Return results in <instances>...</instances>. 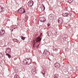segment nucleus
I'll use <instances>...</instances> for the list:
<instances>
[{"label": "nucleus", "mask_w": 78, "mask_h": 78, "mask_svg": "<svg viewBox=\"0 0 78 78\" xmlns=\"http://www.w3.org/2000/svg\"><path fill=\"white\" fill-rule=\"evenodd\" d=\"M25 9L23 8H20L18 10V13H20V14H23V13H25Z\"/></svg>", "instance_id": "nucleus-1"}, {"label": "nucleus", "mask_w": 78, "mask_h": 78, "mask_svg": "<svg viewBox=\"0 0 78 78\" xmlns=\"http://www.w3.org/2000/svg\"><path fill=\"white\" fill-rule=\"evenodd\" d=\"M34 3V2H33V1H30L28 2V5L29 6H33V5Z\"/></svg>", "instance_id": "nucleus-2"}, {"label": "nucleus", "mask_w": 78, "mask_h": 78, "mask_svg": "<svg viewBox=\"0 0 78 78\" xmlns=\"http://www.w3.org/2000/svg\"><path fill=\"white\" fill-rule=\"evenodd\" d=\"M54 66L55 67L57 68H59V67H60L59 64L58 62L55 63L54 65Z\"/></svg>", "instance_id": "nucleus-3"}, {"label": "nucleus", "mask_w": 78, "mask_h": 78, "mask_svg": "<svg viewBox=\"0 0 78 78\" xmlns=\"http://www.w3.org/2000/svg\"><path fill=\"white\" fill-rule=\"evenodd\" d=\"M0 32H1V35H3V34H5V32L3 29H1V31Z\"/></svg>", "instance_id": "nucleus-4"}, {"label": "nucleus", "mask_w": 78, "mask_h": 78, "mask_svg": "<svg viewBox=\"0 0 78 78\" xmlns=\"http://www.w3.org/2000/svg\"><path fill=\"white\" fill-rule=\"evenodd\" d=\"M41 39H41V38L39 37H38L37 38V39L36 40V41L37 42H39V41H41Z\"/></svg>", "instance_id": "nucleus-5"}, {"label": "nucleus", "mask_w": 78, "mask_h": 78, "mask_svg": "<svg viewBox=\"0 0 78 78\" xmlns=\"http://www.w3.org/2000/svg\"><path fill=\"white\" fill-rule=\"evenodd\" d=\"M69 16V14L67 13H64L62 14V16L64 17H67Z\"/></svg>", "instance_id": "nucleus-6"}, {"label": "nucleus", "mask_w": 78, "mask_h": 78, "mask_svg": "<svg viewBox=\"0 0 78 78\" xmlns=\"http://www.w3.org/2000/svg\"><path fill=\"white\" fill-rule=\"evenodd\" d=\"M58 23H60L62 21V18H60L58 20Z\"/></svg>", "instance_id": "nucleus-7"}, {"label": "nucleus", "mask_w": 78, "mask_h": 78, "mask_svg": "<svg viewBox=\"0 0 78 78\" xmlns=\"http://www.w3.org/2000/svg\"><path fill=\"white\" fill-rule=\"evenodd\" d=\"M28 61H29L28 59L27 58L26 59V60H24V62H25V63H28Z\"/></svg>", "instance_id": "nucleus-8"}, {"label": "nucleus", "mask_w": 78, "mask_h": 78, "mask_svg": "<svg viewBox=\"0 0 78 78\" xmlns=\"http://www.w3.org/2000/svg\"><path fill=\"white\" fill-rule=\"evenodd\" d=\"M13 41L14 42H19V41L18 40H17L16 39H13Z\"/></svg>", "instance_id": "nucleus-9"}, {"label": "nucleus", "mask_w": 78, "mask_h": 78, "mask_svg": "<svg viewBox=\"0 0 78 78\" xmlns=\"http://www.w3.org/2000/svg\"><path fill=\"white\" fill-rule=\"evenodd\" d=\"M15 78H19V76L17 74H16L14 76Z\"/></svg>", "instance_id": "nucleus-10"}, {"label": "nucleus", "mask_w": 78, "mask_h": 78, "mask_svg": "<svg viewBox=\"0 0 78 78\" xmlns=\"http://www.w3.org/2000/svg\"><path fill=\"white\" fill-rule=\"evenodd\" d=\"M59 76H58V75H57V74H55V78H58Z\"/></svg>", "instance_id": "nucleus-11"}, {"label": "nucleus", "mask_w": 78, "mask_h": 78, "mask_svg": "<svg viewBox=\"0 0 78 78\" xmlns=\"http://www.w3.org/2000/svg\"><path fill=\"white\" fill-rule=\"evenodd\" d=\"M0 57H3V55L2 54V53H0Z\"/></svg>", "instance_id": "nucleus-12"}, {"label": "nucleus", "mask_w": 78, "mask_h": 78, "mask_svg": "<svg viewBox=\"0 0 78 78\" xmlns=\"http://www.w3.org/2000/svg\"><path fill=\"white\" fill-rule=\"evenodd\" d=\"M47 52H48L49 53H50V52H47V51H44V53H46V54H47Z\"/></svg>", "instance_id": "nucleus-13"}, {"label": "nucleus", "mask_w": 78, "mask_h": 78, "mask_svg": "<svg viewBox=\"0 0 78 78\" xmlns=\"http://www.w3.org/2000/svg\"><path fill=\"white\" fill-rule=\"evenodd\" d=\"M73 2V1H72L71 0H68V3H72Z\"/></svg>", "instance_id": "nucleus-14"}, {"label": "nucleus", "mask_w": 78, "mask_h": 78, "mask_svg": "<svg viewBox=\"0 0 78 78\" xmlns=\"http://www.w3.org/2000/svg\"><path fill=\"white\" fill-rule=\"evenodd\" d=\"M21 39H23V40H24L25 39V37H22Z\"/></svg>", "instance_id": "nucleus-15"}, {"label": "nucleus", "mask_w": 78, "mask_h": 78, "mask_svg": "<svg viewBox=\"0 0 78 78\" xmlns=\"http://www.w3.org/2000/svg\"><path fill=\"white\" fill-rule=\"evenodd\" d=\"M14 28V29H16V28H17V26H15Z\"/></svg>", "instance_id": "nucleus-16"}, {"label": "nucleus", "mask_w": 78, "mask_h": 78, "mask_svg": "<svg viewBox=\"0 0 78 78\" xmlns=\"http://www.w3.org/2000/svg\"><path fill=\"white\" fill-rule=\"evenodd\" d=\"M47 26L48 27H49V26H50V24H49V23H48L47 24Z\"/></svg>", "instance_id": "nucleus-17"}, {"label": "nucleus", "mask_w": 78, "mask_h": 78, "mask_svg": "<svg viewBox=\"0 0 78 78\" xmlns=\"http://www.w3.org/2000/svg\"><path fill=\"white\" fill-rule=\"evenodd\" d=\"M43 6L44 7V9H43V11H44V10H45V6H44V5Z\"/></svg>", "instance_id": "nucleus-18"}, {"label": "nucleus", "mask_w": 78, "mask_h": 78, "mask_svg": "<svg viewBox=\"0 0 78 78\" xmlns=\"http://www.w3.org/2000/svg\"><path fill=\"white\" fill-rule=\"evenodd\" d=\"M29 61H30V62H31V60L30 59H29Z\"/></svg>", "instance_id": "nucleus-19"}, {"label": "nucleus", "mask_w": 78, "mask_h": 78, "mask_svg": "<svg viewBox=\"0 0 78 78\" xmlns=\"http://www.w3.org/2000/svg\"><path fill=\"white\" fill-rule=\"evenodd\" d=\"M41 21L42 22H44V20H41Z\"/></svg>", "instance_id": "nucleus-20"}, {"label": "nucleus", "mask_w": 78, "mask_h": 78, "mask_svg": "<svg viewBox=\"0 0 78 78\" xmlns=\"http://www.w3.org/2000/svg\"><path fill=\"white\" fill-rule=\"evenodd\" d=\"M10 55L8 54H6V55H7V56H9Z\"/></svg>", "instance_id": "nucleus-21"}, {"label": "nucleus", "mask_w": 78, "mask_h": 78, "mask_svg": "<svg viewBox=\"0 0 78 78\" xmlns=\"http://www.w3.org/2000/svg\"><path fill=\"white\" fill-rule=\"evenodd\" d=\"M9 58H11V55H9V56H8Z\"/></svg>", "instance_id": "nucleus-22"}, {"label": "nucleus", "mask_w": 78, "mask_h": 78, "mask_svg": "<svg viewBox=\"0 0 78 78\" xmlns=\"http://www.w3.org/2000/svg\"><path fill=\"white\" fill-rule=\"evenodd\" d=\"M8 50H10V48H9V49H8Z\"/></svg>", "instance_id": "nucleus-23"}, {"label": "nucleus", "mask_w": 78, "mask_h": 78, "mask_svg": "<svg viewBox=\"0 0 78 78\" xmlns=\"http://www.w3.org/2000/svg\"><path fill=\"white\" fill-rule=\"evenodd\" d=\"M41 9H42H42H43L42 8H41Z\"/></svg>", "instance_id": "nucleus-24"}, {"label": "nucleus", "mask_w": 78, "mask_h": 78, "mask_svg": "<svg viewBox=\"0 0 78 78\" xmlns=\"http://www.w3.org/2000/svg\"><path fill=\"white\" fill-rule=\"evenodd\" d=\"M1 8V7L0 6V9Z\"/></svg>", "instance_id": "nucleus-25"}, {"label": "nucleus", "mask_w": 78, "mask_h": 78, "mask_svg": "<svg viewBox=\"0 0 78 78\" xmlns=\"http://www.w3.org/2000/svg\"><path fill=\"white\" fill-rule=\"evenodd\" d=\"M13 31V29L12 30V31Z\"/></svg>", "instance_id": "nucleus-26"}, {"label": "nucleus", "mask_w": 78, "mask_h": 78, "mask_svg": "<svg viewBox=\"0 0 78 78\" xmlns=\"http://www.w3.org/2000/svg\"><path fill=\"white\" fill-rule=\"evenodd\" d=\"M73 0H71L72 1H73Z\"/></svg>", "instance_id": "nucleus-27"}]
</instances>
